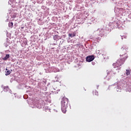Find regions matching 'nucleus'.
Wrapping results in <instances>:
<instances>
[{
	"label": "nucleus",
	"instance_id": "3",
	"mask_svg": "<svg viewBox=\"0 0 131 131\" xmlns=\"http://www.w3.org/2000/svg\"><path fill=\"white\" fill-rule=\"evenodd\" d=\"M94 60H95V56L93 55H90L86 57V62H92V61H94Z\"/></svg>",
	"mask_w": 131,
	"mask_h": 131
},
{
	"label": "nucleus",
	"instance_id": "8",
	"mask_svg": "<svg viewBox=\"0 0 131 131\" xmlns=\"http://www.w3.org/2000/svg\"><path fill=\"white\" fill-rule=\"evenodd\" d=\"M131 70H126V75H129L130 74Z\"/></svg>",
	"mask_w": 131,
	"mask_h": 131
},
{
	"label": "nucleus",
	"instance_id": "6",
	"mask_svg": "<svg viewBox=\"0 0 131 131\" xmlns=\"http://www.w3.org/2000/svg\"><path fill=\"white\" fill-rule=\"evenodd\" d=\"M9 58H10V55L6 54V56L4 58H3V60H4V61H6V60H8V59H9Z\"/></svg>",
	"mask_w": 131,
	"mask_h": 131
},
{
	"label": "nucleus",
	"instance_id": "9",
	"mask_svg": "<svg viewBox=\"0 0 131 131\" xmlns=\"http://www.w3.org/2000/svg\"><path fill=\"white\" fill-rule=\"evenodd\" d=\"M6 75H10L11 74V71H9L8 69H6Z\"/></svg>",
	"mask_w": 131,
	"mask_h": 131
},
{
	"label": "nucleus",
	"instance_id": "11",
	"mask_svg": "<svg viewBox=\"0 0 131 131\" xmlns=\"http://www.w3.org/2000/svg\"><path fill=\"white\" fill-rule=\"evenodd\" d=\"M4 90H6V91H9L10 90V89H9V86H6L4 87Z\"/></svg>",
	"mask_w": 131,
	"mask_h": 131
},
{
	"label": "nucleus",
	"instance_id": "7",
	"mask_svg": "<svg viewBox=\"0 0 131 131\" xmlns=\"http://www.w3.org/2000/svg\"><path fill=\"white\" fill-rule=\"evenodd\" d=\"M93 96H98V95H99L97 90H94L93 91Z\"/></svg>",
	"mask_w": 131,
	"mask_h": 131
},
{
	"label": "nucleus",
	"instance_id": "1",
	"mask_svg": "<svg viewBox=\"0 0 131 131\" xmlns=\"http://www.w3.org/2000/svg\"><path fill=\"white\" fill-rule=\"evenodd\" d=\"M69 100L67 98H62L61 100V111L63 113H66L68 108Z\"/></svg>",
	"mask_w": 131,
	"mask_h": 131
},
{
	"label": "nucleus",
	"instance_id": "10",
	"mask_svg": "<svg viewBox=\"0 0 131 131\" xmlns=\"http://www.w3.org/2000/svg\"><path fill=\"white\" fill-rule=\"evenodd\" d=\"M9 27H10V28H12L13 27V23H9Z\"/></svg>",
	"mask_w": 131,
	"mask_h": 131
},
{
	"label": "nucleus",
	"instance_id": "2",
	"mask_svg": "<svg viewBox=\"0 0 131 131\" xmlns=\"http://www.w3.org/2000/svg\"><path fill=\"white\" fill-rule=\"evenodd\" d=\"M125 61V60L124 59H118L116 63L117 67H120V66H121L122 64L124 63Z\"/></svg>",
	"mask_w": 131,
	"mask_h": 131
},
{
	"label": "nucleus",
	"instance_id": "5",
	"mask_svg": "<svg viewBox=\"0 0 131 131\" xmlns=\"http://www.w3.org/2000/svg\"><path fill=\"white\" fill-rule=\"evenodd\" d=\"M76 36V33L74 32L73 33H70L69 34V37H74V36Z\"/></svg>",
	"mask_w": 131,
	"mask_h": 131
},
{
	"label": "nucleus",
	"instance_id": "4",
	"mask_svg": "<svg viewBox=\"0 0 131 131\" xmlns=\"http://www.w3.org/2000/svg\"><path fill=\"white\" fill-rule=\"evenodd\" d=\"M60 38H61L60 37V36H59L58 35H55L53 36V39L54 40H59V39H60Z\"/></svg>",
	"mask_w": 131,
	"mask_h": 131
}]
</instances>
